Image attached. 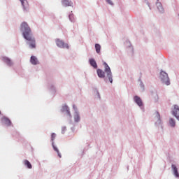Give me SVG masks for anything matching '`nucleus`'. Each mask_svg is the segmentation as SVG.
I'll return each mask as SVG.
<instances>
[{
    "instance_id": "1",
    "label": "nucleus",
    "mask_w": 179,
    "mask_h": 179,
    "mask_svg": "<svg viewBox=\"0 0 179 179\" xmlns=\"http://www.w3.org/2000/svg\"><path fill=\"white\" fill-rule=\"evenodd\" d=\"M21 29L23 30L22 34L24 38H25V40H27V41L30 42L29 47H31V48H36V40L31 35V29L26 22L22 23Z\"/></svg>"
},
{
    "instance_id": "2",
    "label": "nucleus",
    "mask_w": 179,
    "mask_h": 179,
    "mask_svg": "<svg viewBox=\"0 0 179 179\" xmlns=\"http://www.w3.org/2000/svg\"><path fill=\"white\" fill-rule=\"evenodd\" d=\"M103 66H105V72L107 73L106 76L110 83H113V74L111 73V69H110V66L108 64H107L106 62H103Z\"/></svg>"
},
{
    "instance_id": "3",
    "label": "nucleus",
    "mask_w": 179,
    "mask_h": 179,
    "mask_svg": "<svg viewBox=\"0 0 179 179\" xmlns=\"http://www.w3.org/2000/svg\"><path fill=\"white\" fill-rule=\"evenodd\" d=\"M160 78L161 80H162V82L165 83L166 86H169V85H170V79L169 78V75L167 74V73L164 71H161Z\"/></svg>"
},
{
    "instance_id": "4",
    "label": "nucleus",
    "mask_w": 179,
    "mask_h": 179,
    "mask_svg": "<svg viewBox=\"0 0 179 179\" xmlns=\"http://www.w3.org/2000/svg\"><path fill=\"white\" fill-rule=\"evenodd\" d=\"M56 44L57 47H59L60 48H69V46L68 45V44H64V41L59 39L56 40Z\"/></svg>"
},
{
    "instance_id": "5",
    "label": "nucleus",
    "mask_w": 179,
    "mask_h": 179,
    "mask_svg": "<svg viewBox=\"0 0 179 179\" xmlns=\"http://www.w3.org/2000/svg\"><path fill=\"white\" fill-rule=\"evenodd\" d=\"M173 115L177 120L179 121V106L177 105L174 106L173 110Z\"/></svg>"
},
{
    "instance_id": "6",
    "label": "nucleus",
    "mask_w": 179,
    "mask_h": 179,
    "mask_svg": "<svg viewBox=\"0 0 179 179\" xmlns=\"http://www.w3.org/2000/svg\"><path fill=\"white\" fill-rule=\"evenodd\" d=\"M1 122L3 124H5V125H6L7 127H10V125H12V122H10V120L5 116L1 117Z\"/></svg>"
},
{
    "instance_id": "7",
    "label": "nucleus",
    "mask_w": 179,
    "mask_h": 179,
    "mask_svg": "<svg viewBox=\"0 0 179 179\" xmlns=\"http://www.w3.org/2000/svg\"><path fill=\"white\" fill-rule=\"evenodd\" d=\"M134 101L139 106V107H142L143 106V103H142V99L138 96H134Z\"/></svg>"
},
{
    "instance_id": "8",
    "label": "nucleus",
    "mask_w": 179,
    "mask_h": 179,
    "mask_svg": "<svg viewBox=\"0 0 179 179\" xmlns=\"http://www.w3.org/2000/svg\"><path fill=\"white\" fill-rule=\"evenodd\" d=\"M23 8H24V10H27V9H29V3H27V0H20Z\"/></svg>"
},
{
    "instance_id": "9",
    "label": "nucleus",
    "mask_w": 179,
    "mask_h": 179,
    "mask_svg": "<svg viewBox=\"0 0 179 179\" xmlns=\"http://www.w3.org/2000/svg\"><path fill=\"white\" fill-rule=\"evenodd\" d=\"M3 61L6 64H7L8 66H12V65H13V62H12V60H10V59L8 57H3Z\"/></svg>"
},
{
    "instance_id": "10",
    "label": "nucleus",
    "mask_w": 179,
    "mask_h": 179,
    "mask_svg": "<svg viewBox=\"0 0 179 179\" xmlns=\"http://www.w3.org/2000/svg\"><path fill=\"white\" fill-rule=\"evenodd\" d=\"M30 62L31 64H32V65H37V64H38V60L37 59V57H36V56H31Z\"/></svg>"
},
{
    "instance_id": "11",
    "label": "nucleus",
    "mask_w": 179,
    "mask_h": 179,
    "mask_svg": "<svg viewBox=\"0 0 179 179\" xmlns=\"http://www.w3.org/2000/svg\"><path fill=\"white\" fill-rule=\"evenodd\" d=\"M171 167H172L175 177H177L178 178L179 174H178V169H177V166H176V165L174 164H172Z\"/></svg>"
},
{
    "instance_id": "12",
    "label": "nucleus",
    "mask_w": 179,
    "mask_h": 179,
    "mask_svg": "<svg viewBox=\"0 0 179 179\" xmlns=\"http://www.w3.org/2000/svg\"><path fill=\"white\" fill-rule=\"evenodd\" d=\"M90 64L91 66H93V68H94V69H97V63H96V60H94V59H90Z\"/></svg>"
},
{
    "instance_id": "13",
    "label": "nucleus",
    "mask_w": 179,
    "mask_h": 179,
    "mask_svg": "<svg viewBox=\"0 0 179 179\" xmlns=\"http://www.w3.org/2000/svg\"><path fill=\"white\" fill-rule=\"evenodd\" d=\"M96 72H97V75H98L99 78H105L106 77L105 73H104V71H103V70L98 69L96 71Z\"/></svg>"
},
{
    "instance_id": "14",
    "label": "nucleus",
    "mask_w": 179,
    "mask_h": 179,
    "mask_svg": "<svg viewBox=\"0 0 179 179\" xmlns=\"http://www.w3.org/2000/svg\"><path fill=\"white\" fill-rule=\"evenodd\" d=\"M24 164L27 167V169H32L33 167L30 162H29L27 159L24 160Z\"/></svg>"
},
{
    "instance_id": "15",
    "label": "nucleus",
    "mask_w": 179,
    "mask_h": 179,
    "mask_svg": "<svg viewBox=\"0 0 179 179\" xmlns=\"http://www.w3.org/2000/svg\"><path fill=\"white\" fill-rule=\"evenodd\" d=\"M71 0H63L62 1V5L64 6H71Z\"/></svg>"
},
{
    "instance_id": "16",
    "label": "nucleus",
    "mask_w": 179,
    "mask_h": 179,
    "mask_svg": "<svg viewBox=\"0 0 179 179\" xmlns=\"http://www.w3.org/2000/svg\"><path fill=\"white\" fill-rule=\"evenodd\" d=\"M52 145L55 152H57L59 157H62V155H61V153L59 152V150H58V148L55 145H54V143H52Z\"/></svg>"
},
{
    "instance_id": "17",
    "label": "nucleus",
    "mask_w": 179,
    "mask_h": 179,
    "mask_svg": "<svg viewBox=\"0 0 179 179\" xmlns=\"http://www.w3.org/2000/svg\"><path fill=\"white\" fill-rule=\"evenodd\" d=\"M95 49L97 54H100V50H101V46L100 45V44H95Z\"/></svg>"
},
{
    "instance_id": "18",
    "label": "nucleus",
    "mask_w": 179,
    "mask_h": 179,
    "mask_svg": "<svg viewBox=\"0 0 179 179\" xmlns=\"http://www.w3.org/2000/svg\"><path fill=\"white\" fill-rule=\"evenodd\" d=\"M62 111H66V113H68V114H71V113L69 112V108L66 105H65L62 107Z\"/></svg>"
},
{
    "instance_id": "19",
    "label": "nucleus",
    "mask_w": 179,
    "mask_h": 179,
    "mask_svg": "<svg viewBox=\"0 0 179 179\" xmlns=\"http://www.w3.org/2000/svg\"><path fill=\"white\" fill-rule=\"evenodd\" d=\"M169 124L171 127H176V121L173 118L169 119Z\"/></svg>"
},
{
    "instance_id": "20",
    "label": "nucleus",
    "mask_w": 179,
    "mask_h": 179,
    "mask_svg": "<svg viewBox=\"0 0 179 179\" xmlns=\"http://www.w3.org/2000/svg\"><path fill=\"white\" fill-rule=\"evenodd\" d=\"M74 120L76 122H79L80 117H79V115L76 114L74 115Z\"/></svg>"
},
{
    "instance_id": "21",
    "label": "nucleus",
    "mask_w": 179,
    "mask_h": 179,
    "mask_svg": "<svg viewBox=\"0 0 179 179\" xmlns=\"http://www.w3.org/2000/svg\"><path fill=\"white\" fill-rule=\"evenodd\" d=\"M57 136V135L55 134V133H52L51 135V141L52 142H54V140L55 139V137Z\"/></svg>"
},
{
    "instance_id": "22",
    "label": "nucleus",
    "mask_w": 179,
    "mask_h": 179,
    "mask_svg": "<svg viewBox=\"0 0 179 179\" xmlns=\"http://www.w3.org/2000/svg\"><path fill=\"white\" fill-rule=\"evenodd\" d=\"M73 17V15H69V19H70L71 22H73V19H72Z\"/></svg>"
},
{
    "instance_id": "23",
    "label": "nucleus",
    "mask_w": 179,
    "mask_h": 179,
    "mask_svg": "<svg viewBox=\"0 0 179 179\" xmlns=\"http://www.w3.org/2000/svg\"><path fill=\"white\" fill-rule=\"evenodd\" d=\"M106 1L108 3H109V5H113V1H111V0H106Z\"/></svg>"
},
{
    "instance_id": "24",
    "label": "nucleus",
    "mask_w": 179,
    "mask_h": 179,
    "mask_svg": "<svg viewBox=\"0 0 179 179\" xmlns=\"http://www.w3.org/2000/svg\"><path fill=\"white\" fill-rule=\"evenodd\" d=\"M73 108L75 109H76V106L75 105L73 106Z\"/></svg>"
},
{
    "instance_id": "25",
    "label": "nucleus",
    "mask_w": 179,
    "mask_h": 179,
    "mask_svg": "<svg viewBox=\"0 0 179 179\" xmlns=\"http://www.w3.org/2000/svg\"><path fill=\"white\" fill-rule=\"evenodd\" d=\"M0 114H1V111H0Z\"/></svg>"
}]
</instances>
